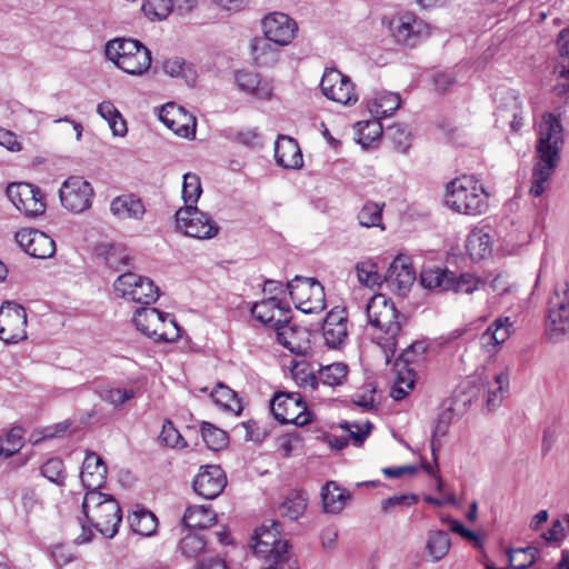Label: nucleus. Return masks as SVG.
Masks as SVG:
<instances>
[{"mask_svg": "<svg viewBox=\"0 0 569 569\" xmlns=\"http://www.w3.org/2000/svg\"><path fill=\"white\" fill-rule=\"evenodd\" d=\"M427 343L425 341H416L408 346L399 356L398 360L405 365L418 362L423 359L427 351Z\"/></svg>", "mask_w": 569, "mask_h": 569, "instance_id": "obj_62", "label": "nucleus"}, {"mask_svg": "<svg viewBox=\"0 0 569 569\" xmlns=\"http://www.w3.org/2000/svg\"><path fill=\"white\" fill-rule=\"evenodd\" d=\"M451 541L443 530H435L428 533L426 550L433 561L441 560L449 551Z\"/></svg>", "mask_w": 569, "mask_h": 569, "instance_id": "obj_42", "label": "nucleus"}, {"mask_svg": "<svg viewBox=\"0 0 569 569\" xmlns=\"http://www.w3.org/2000/svg\"><path fill=\"white\" fill-rule=\"evenodd\" d=\"M453 416H455L453 410L451 408H447V409H443L439 413V416L436 420V425H435V428L432 431V440H431V451H432L435 461H437L436 452L440 448V443L437 440V438H441L447 435L448 428L453 419Z\"/></svg>", "mask_w": 569, "mask_h": 569, "instance_id": "obj_49", "label": "nucleus"}, {"mask_svg": "<svg viewBox=\"0 0 569 569\" xmlns=\"http://www.w3.org/2000/svg\"><path fill=\"white\" fill-rule=\"evenodd\" d=\"M509 385V376L507 371H501L495 376V388H489L487 396L488 408L495 409L502 401V393Z\"/></svg>", "mask_w": 569, "mask_h": 569, "instance_id": "obj_57", "label": "nucleus"}, {"mask_svg": "<svg viewBox=\"0 0 569 569\" xmlns=\"http://www.w3.org/2000/svg\"><path fill=\"white\" fill-rule=\"evenodd\" d=\"M287 289L296 308L305 313H317L326 307L323 287L312 278L296 276Z\"/></svg>", "mask_w": 569, "mask_h": 569, "instance_id": "obj_9", "label": "nucleus"}, {"mask_svg": "<svg viewBox=\"0 0 569 569\" xmlns=\"http://www.w3.org/2000/svg\"><path fill=\"white\" fill-rule=\"evenodd\" d=\"M358 142L363 148H369L375 141L379 140L382 134V126L378 118L372 120L360 121L357 123Z\"/></svg>", "mask_w": 569, "mask_h": 569, "instance_id": "obj_45", "label": "nucleus"}, {"mask_svg": "<svg viewBox=\"0 0 569 569\" xmlns=\"http://www.w3.org/2000/svg\"><path fill=\"white\" fill-rule=\"evenodd\" d=\"M445 203L463 214H481L488 208V194L473 176H462L446 187Z\"/></svg>", "mask_w": 569, "mask_h": 569, "instance_id": "obj_3", "label": "nucleus"}, {"mask_svg": "<svg viewBox=\"0 0 569 569\" xmlns=\"http://www.w3.org/2000/svg\"><path fill=\"white\" fill-rule=\"evenodd\" d=\"M466 248L473 260H480L491 254L492 239L482 229H473L466 240Z\"/></svg>", "mask_w": 569, "mask_h": 569, "instance_id": "obj_36", "label": "nucleus"}, {"mask_svg": "<svg viewBox=\"0 0 569 569\" xmlns=\"http://www.w3.org/2000/svg\"><path fill=\"white\" fill-rule=\"evenodd\" d=\"M387 134L392 140L395 148L406 153L411 146V132L405 124H393L388 127Z\"/></svg>", "mask_w": 569, "mask_h": 569, "instance_id": "obj_55", "label": "nucleus"}, {"mask_svg": "<svg viewBox=\"0 0 569 569\" xmlns=\"http://www.w3.org/2000/svg\"><path fill=\"white\" fill-rule=\"evenodd\" d=\"M26 309L10 300L0 307V339L6 343H18L28 338Z\"/></svg>", "mask_w": 569, "mask_h": 569, "instance_id": "obj_14", "label": "nucleus"}, {"mask_svg": "<svg viewBox=\"0 0 569 569\" xmlns=\"http://www.w3.org/2000/svg\"><path fill=\"white\" fill-rule=\"evenodd\" d=\"M537 553L538 549L531 546L526 548L509 549V565L513 569H527L535 562Z\"/></svg>", "mask_w": 569, "mask_h": 569, "instance_id": "obj_51", "label": "nucleus"}, {"mask_svg": "<svg viewBox=\"0 0 569 569\" xmlns=\"http://www.w3.org/2000/svg\"><path fill=\"white\" fill-rule=\"evenodd\" d=\"M276 331L279 343L284 348L297 355L305 351V341L308 335L305 328L290 326L289 322H287L281 323Z\"/></svg>", "mask_w": 569, "mask_h": 569, "instance_id": "obj_32", "label": "nucleus"}, {"mask_svg": "<svg viewBox=\"0 0 569 569\" xmlns=\"http://www.w3.org/2000/svg\"><path fill=\"white\" fill-rule=\"evenodd\" d=\"M193 490L204 499L217 498L227 486V477L219 466L201 467L193 480Z\"/></svg>", "mask_w": 569, "mask_h": 569, "instance_id": "obj_21", "label": "nucleus"}, {"mask_svg": "<svg viewBox=\"0 0 569 569\" xmlns=\"http://www.w3.org/2000/svg\"><path fill=\"white\" fill-rule=\"evenodd\" d=\"M383 207L385 203L366 202L357 216L359 224L366 228L379 227L385 230V226L381 223Z\"/></svg>", "mask_w": 569, "mask_h": 569, "instance_id": "obj_44", "label": "nucleus"}, {"mask_svg": "<svg viewBox=\"0 0 569 569\" xmlns=\"http://www.w3.org/2000/svg\"><path fill=\"white\" fill-rule=\"evenodd\" d=\"M388 28L395 41L407 48L416 47L429 36V26L411 12L395 16Z\"/></svg>", "mask_w": 569, "mask_h": 569, "instance_id": "obj_12", "label": "nucleus"}, {"mask_svg": "<svg viewBox=\"0 0 569 569\" xmlns=\"http://www.w3.org/2000/svg\"><path fill=\"white\" fill-rule=\"evenodd\" d=\"M98 395L101 400L110 403L114 409H120L134 398L136 392L133 389L126 388H103L98 391Z\"/></svg>", "mask_w": 569, "mask_h": 569, "instance_id": "obj_50", "label": "nucleus"}, {"mask_svg": "<svg viewBox=\"0 0 569 569\" xmlns=\"http://www.w3.org/2000/svg\"><path fill=\"white\" fill-rule=\"evenodd\" d=\"M110 211L119 219L141 220L146 213V207L134 194H122L111 201Z\"/></svg>", "mask_w": 569, "mask_h": 569, "instance_id": "obj_28", "label": "nucleus"}, {"mask_svg": "<svg viewBox=\"0 0 569 569\" xmlns=\"http://www.w3.org/2000/svg\"><path fill=\"white\" fill-rule=\"evenodd\" d=\"M6 193L13 206L26 217L36 218L46 212L43 194L40 188L32 183H10Z\"/></svg>", "mask_w": 569, "mask_h": 569, "instance_id": "obj_13", "label": "nucleus"}, {"mask_svg": "<svg viewBox=\"0 0 569 569\" xmlns=\"http://www.w3.org/2000/svg\"><path fill=\"white\" fill-rule=\"evenodd\" d=\"M238 88L258 99L268 100L272 96L273 87L270 81L262 80L258 73L238 71L236 73Z\"/></svg>", "mask_w": 569, "mask_h": 569, "instance_id": "obj_27", "label": "nucleus"}, {"mask_svg": "<svg viewBox=\"0 0 569 569\" xmlns=\"http://www.w3.org/2000/svg\"><path fill=\"white\" fill-rule=\"evenodd\" d=\"M250 547L261 562L259 569H281L289 560L290 545L281 538V525L277 520H266L254 531Z\"/></svg>", "mask_w": 569, "mask_h": 569, "instance_id": "obj_2", "label": "nucleus"}, {"mask_svg": "<svg viewBox=\"0 0 569 569\" xmlns=\"http://www.w3.org/2000/svg\"><path fill=\"white\" fill-rule=\"evenodd\" d=\"M546 330L549 340L555 342L569 333V284L567 282L557 286L548 300Z\"/></svg>", "mask_w": 569, "mask_h": 569, "instance_id": "obj_7", "label": "nucleus"}, {"mask_svg": "<svg viewBox=\"0 0 569 569\" xmlns=\"http://www.w3.org/2000/svg\"><path fill=\"white\" fill-rule=\"evenodd\" d=\"M142 11L151 21H161L172 12L170 0H143Z\"/></svg>", "mask_w": 569, "mask_h": 569, "instance_id": "obj_52", "label": "nucleus"}, {"mask_svg": "<svg viewBox=\"0 0 569 569\" xmlns=\"http://www.w3.org/2000/svg\"><path fill=\"white\" fill-rule=\"evenodd\" d=\"M536 146V162L532 168L529 193L540 197L546 190V183L552 178L560 161L563 144V128L559 117L553 113L543 114L538 126Z\"/></svg>", "mask_w": 569, "mask_h": 569, "instance_id": "obj_1", "label": "nucleus"}, {"mask_svg": "<svg viewBox=\"0 0 569 569\" xmlns=\"http://www.w3.org/2000/svg\"><path fill=\"white\" fill-rule=\"evenodd\" d=\"M366 312L369 323L385 335L380 338L385 341V347L395 350L407 321L406 316L396 309L391 300L380 293L368 301Z\"/></svg>", "mask_w": 569, "mask_h": 569, "instance_id": "obj_4", "label": "nucleus"}, {"mask_svg": "<svg viewBox=\"0 0 569 569\" xmlns=\"http://www.w3.org/2000/svg\"><path fill=\"white\" fill-rule=\"evenodd\" d=\"M159 119L179 137L190 138L196 134L194 117L174 102L167 103L161 108Z\"/></svg>", "mask_w": 569, "mask_h": 569, "instance_id": "obj_20", "label": "nucleus"}, {"mask_svg": "<svg viewBox=\"0 0 569 569\" xmlns=\"http://www.w3.org/2000/svg\"><path fill=\"white\" fill-rule=\"evenodd\" d=\"M356 271L359 282L368 288H375L385 282V277L378 271V264L372 260L358 262L356 264Z\"/></svg>", "mask_w": 569, "mask_h": 569, "instance_id": "obj_43", "label": "nucleus"}, {"mask_svg": "<svg viewBox=\"0 0 569 569\" xmlns=\"http://www.w3.org/2000/svg\"><path fill=\"white\" fill-rule=\"evenodd\" d=\"M276 162L287 169H299L303 164L302 153L298 142L288 137L280 136L274 144Z\"/></svg>", "mask_w": 569, "mask_h": 569, "instance_id": "obj_26", "label": "nucleus"}, {"mask_svg": "<svg viewBox=\"0 0 569 569\" xmlns=\"http://www.w3.org/2000/svg\"><path fill=\"white\" fill-rule=\"evenodd\" d=\"M320 88L329 100L337 103L348 106L358 101L351 79L336 68H327L325 70Z\"/></svg>", "mask_w": 569, "mask_h": 569, "instance_id": "obj_16", "label": "nucleus"}, {"mask_svg": "<svg viewBox=\"0 0 569 569\" xmlns=\"http://www.w3.org/2000/svg\"><path fill=\"white\" fill-rule=\"evenodd\" d=\"M277 43L268 38H254L251 42L253 62L259 67H273L280 59L281 51Z\"/></svg>", "mask_w": 569, "mask_h": 569, "instance_id": "obj_31", "label": "nucleus"}, {"mask_svg": "<svg viewBox=\"0 0 569 569\" xmlns=\"http://www.w3.org/2000/svg\"><path fill=\"white\" fill-rule=\"evenodd\" d=\"M418 496L413 493L392 496L381 502V512L390 513L397 507H410L418 502Z\"/></svg>", "mask_w": 569, "mask_h": 569, "instance_id": "obj_61", "label": "nucleus"}, {"mask_svg": "<svg viewBox=\"0 0 569 569\" xmlns=\"http://www.w3.org/2000/svg\"><path fill=\"white\" fill-rule=\"evenodd\" d=\"M182 522L188 528L206 529L217 522V515L209 507L192 506L187 508Z\"/></svg>", "mask_w": 569, "mask_h": 569, "instance_id": "obj_37", "label": "nucleus"}, {"mask_svg": "<svg viewBox=\"0 0 569 569\" xmlns=\"http://www.w3.org/2000/svg\"><path fill=\"white\" fill-rule=\"evenodd\" d=\"M162 69L171 77L183 78L189 86H193L196 81V74L191 64H187L186 61L179 57L166 60L162 64Z\"/></svg>", "mask_w": 569, "mask_h": 569, "instance_id": "obj_47", "label": "nucleus"}, {"mask_svg": "<svg viewBox=\"0 0 569 569\" xmlns=\"http://www.w3.org/2000/svg\"><path fill=\"white\" fill-rule=\"evenodd\" d=\"M271 412L282 425L302 427L311 421V413L299 393H276L271 400Z\"/></svg>", "mask_w": 569, "mask_h": 569, "instance_id": "obj_11", "label": "nucleus"}, {"mask_svg": "<svg viewBox=\"0 0 569 569\" xmlns=\"http://www.w3.org/2000/svg\"><path fill=\"white\" fill-rule=\"evenodd\" d=\"M210 397L212 398L213 402L224 411L240 415L243 409L237 393L222 382L217 383V386L210 392Z\"/></svg>", "mask_w": 569, "mask_h": 569, "instance_id": "obj_38", "label": "nucleus"}, {"mask_svg": "<svg viewBox=\"0 0 569 569\" xmlns=\"http://www.w3.org/2000/svg\"><path fill=\"white\" fill-rule=\"evenodd\" d=\"M87 518L92 527L106 538H113L122 520L121 509L116 499H108L100 509L93 510Z\"/></svg>", "mask_w": 569, "mask_h": 569, "instance_id": "obj_19", "label": "nucleus"}, {"mask_svg": "<svg viewBox=\"0 0 569 569\" xmlns=\"http://www.w3.org/2000/svg\"><path fill=\"white\" fill-rule=\"evenodd\" d=\"M348 371V366L343 362L322 366L317 375H311V387L315 389L318 382L330 387L341 386L347 380Z\"/></svg>", "mask_w": 569, "mask_h": 569, "instance_id": "obj_33", "label": "nucleus"}, {"mask_svg": "<svg viewBox=\"0 0 569 569\" xmlns=\"http://www.w3.org/2000/svg\"><path fill=\"white\" fill-rule=\"evenodd\" d=\"M416 280V271L411 266V260L407 256L399 254L391 262L385 282L387 286L397 291L399 295H405Z\"/></svg>", "mask_w": 569, "mask_h": 569, "instance_id": "obj_22", "label": "nucleus"}, {"mask_svg": "<svg viewBox=\"0 0 569 569\" xmlns=\"http://www.w3.org/2000/svg\"><path fill=\"white\" fill-rule=\"evenodd\" d=\"M326 345L332 349L341 348L348 339V319L345 310H331L322 326Z\"/></svg>", "mask_w": 569, "mask_h": 569, "instance_id": "obj_24", "label": "nucleus"}, {"mask_svg": "<svg viewBox=\"0 0 569 569\" xmlns=\"http://www.w3.org/2000/svg\"><path fill=\"white\" fill-rule=\"evenodd\" d=\"M511 326L512 323L508 317L496 319L492 325L489 326L491 333H495V338H497L495 342H497L499 346L503 343L510 336Z\"/></svg>", "mask_w": 569, "mask_h": 569, "instance_id": "obj_63", "label": "nucleus"}, {"mask_svg": "<svg viewBox=\"0 0 569 569\" xmlns=\"http://www.w3.org/2000/svg\"><path fill=\"white\" fill-rule=\"evenodd\" d=\"M202 192L200 179L194 173L183 176L182 198L186 206H194Z\"/></svg>", "mask_w": 569, "mask_h": 569, "instance_id": "obj_56", "label": "nucleus"}, {"mask_svg": "<svg viewBox=\"0 0 569 569\" xmlns=\"http://www.w3.org/2000/svg\"><path fill=\"white\" fill-rule=\"evenodd\" d=\"M206 543L207 542L203 537L190 532L181 539L179 548L182 555L191 558L203 551Z\"/></svg>", "mask_w": 569, "mask_h": 569, "instance_id": "obj_59", "label": "nucleus"}, {"mask_svg": "<svg viewBox=\"0 0 569 569\" xmlns=\"http://www.w3.org/2000/svg\"><path fill=\"white\" fill-rule=\"evenodd\" d=\"M107 476V466L96 452H87L82 463L80 479L86 489H100Z\"/></svg>", "mask_w": 569, "mask_h": 569, "instance_id": "obj_25", "label": "nucleus"}, {"mask_svg": "<svg viewBox=\"0 0 569 569\" xmlns=\"http://www.w3.org/2000/svg\"><path fill=\"white\" fill-rule=\"evenodd\" d=\"M113 289L126 300L146 306L154 303L160 296L159 288L151 279L130 271L116 279Z\"/></svg>", "mask_w": 569, "mask_h": 569, "instance_id": "obj_8", "label": "nucleus"}, {"mask_svg": "<svg viewBox=\"0 0 569 569\" xmlns=\"http://www.w3.org/2000/svg\"><path fill=\"white\" fill-rule=\"evenodd\" d=\"M106 56L119 69L132 76H141L151 64V52L140 41L117 38L108 41Z\"/></svg>", "mask_w": 569, "mask_h": 569, "instance_id": "obj_5", "label": "nucleus"}, {"mask_svg": "<svg viewBox=\"0 0 569 569\" xmlns=\"http://www.w3.org/2000/svg\"><path fill=\"white\" fill-rule=\"evenodd\" d=\"M397 373L393 379L390 396L395 400H402L409 391L413 388L416 381V375L413 369L409 368L408 365L397 360L396 362Z\"/></svg>", "mask_w": 569, "mask_h": 569, "instance_id": "obj_35", "label": "nucleus"}, {"mask_svg": "<svg viewBox=\"0 0 569 569\" xmlns=\"http://www.w3.org/2000/svg\"><path fill=\"white\" fill-rule=\"evenodd\" d=\"M93 188L82 177H69L59 190L61 204L69 211L81 213L92 203Z\"/></svg>", "mask_w": 569, "mask_h": 569, "instance_id": "obj_15", "label": "nucleus"}, {"mask_svg": "<svg viewBox=\"0 0 569 569\" xmlns=\"http://www.w3.org/2000/svg\"><path fill=\"white\" fill-rule=\"evenodd\" d=\"M480 280L471 273H461L457 277L450 271L448 290L456 293H472L478 289Z\"/></svg>", "mask_w": 569, "mask_h": 569, "instance_id": "obj_53", "label": "nucleus"}, {"mask_svg": "<svg viewBox=\"0 0 569 569\" xmlns=\"http://www.w3.org/2000/svg\"><path fill=\"white\" fill-rule=\"evenodd\" d=\"M307 500V495L303 491L292 490L279 506V512L283 517L297 520L305 513Z\"/></svg>", "mask_w": 569, "mask_h": 569, "instance_id": "obj_40", "label": "nucleus"}, {"mask_svg": "<svg viewBox=\"0 0 569 569\" xmlns=\"http://www.w3.org/2000/svg\"><path fill=\"white\" fill-rule=\"evenodd\" d=\"M156 308H138L132 318L136 328L154 341H176L180 337V328L174 319Z\"/></svg>", "mask_w": 569, "mask_h": 569, "instance_id": "obj_6", "label": "nucleus"}, {"mask_svg": "<svg viewBox=\"0 0 569 569\" xmlns=\"http://www.w3.org/2000/svg\"><path fill=\"white\" fill-rule=\"evenodd\" d=\"M41 475L57 486H63L67 479L64 463L60 458H50L41 467Z\"/></svg>", "mask_w": 569, "mask_h": 569, "instance_id": "obj_54", "label": "nucleus"}, {"mask_svg": "<svg viewBox=\"0 0 569 569\" xmlns=\"http://www.w3.org/2000/svg\"><path fill=\"white\" fill-rule=\"evenodd\" d=\"M108 499L114 498L100 492L99 489H88L82 502V511L86 518L90 516L89 513H93V510L100 509V507L108 502Z\"/></svg>", "mask_w": 569, "mask_h": 569, "instance_id": "obj_60", "label": "nucleus"}, {"mask_svg": "<svg viewBox=\"0 0 569 569\" xmlns=\"http://www.w3.org/2000/svg\"><path fill=\"white\" fill-rule=\"evenodd\" d=\"M128 520L132 530L141 536H152L158 528L157 517L149 510L140 509L129 515Z\"/></svg>", "mask_w": 569, "mask_h": 569, "instance_id": "obj_41", "label": "nucleus"}, {"mask_svg": "<svg viewBox=\"0 0 569 569\" xmlns=\"http://www.w3.org/2000/svg\"><path fill=\"white\" fill-rule=\"evenodd\" d=\"M262 29L266 38L279 47H284L295 39L298 23L286 13L272 12L263 18Z\"/></svg>", "mask_w": 569, "mask_h": 569, "instance_id": "obj_17", "label": "nucleus"}, {"mask_svg": "<svg viewBox=\"0 0 569 569\" xmlns=\"http://www.w3.org/2000/svg\"><path fill=\"white\" fill-rule=\"evenodd\" d=\"M177 229L197 239H211L219 233V226L196 206H184L176 212Z\"/></svg>", "mask_w": 569, "mask_h": 569, "instance_id": "obj_10", "label": "nucleus"}, {"mask_svg": "<svg viewBox=\"0 0 569 569\" xmlns=\"http://www.w3.org/2000/svg\"><path fill=\"white\" fill-rule=\"evenodd\" d=\"M252 316L264 325H270L277 329L281 323L290 322L291 309L283 305L276 297H270L257 302L251 308Z\"/></svg>", "mask_w": 569, "mask_h": 569, "instance_id": "obj_23", "label": "nucleus"}, {"mask_svg": "<svg viewBox=\"0 0 569 569\" xmlns=\"http://www.w3.org/2000/svg\"><path fill=\"white\" fill-rule=\"evenodd\" d=\"M160 441L170 448H186L187 442L170 420H166L159 435Z\"/></svg>", "mask_w": 569, "mask_h": 569, "instance_id": "obj_58", "label": "nucleus"}, {"mask_svg": "<svg viewBox=\"0 0 569 569\" xmlns=\"http://www.w3.org/2000/svg\"><path fill=\"white\" fill-rule=\"evenodd\" d=\"M201 436L207 447L211 450H221L228 445L227 432L206 421L201 425Z\"/></svg>", "mask_w": 569, "mask_h": 569, "instance_id": "obj_46", "label": "nucleus"}, {"mask_svg": "<svg viewBox=\"0 0 569 569\" xmlns=\"http://www.w3.org/2000/svg\"><path fill=\"white\" fill-rule=\"evenodd\" d=\"M351 495L342 489L336 481H327L321 489L322 508L327 513H340Z\"/></svg>", "mask_w": 569, "mask_h": 569, "instance_id": "obj_29", "label": "nucleus"}, {"mask_svg": "<svg viewBox=\"0 0 569 569\" xmlns=\"http://www.w3.org/2000/svg\"><path fill=\"white\" fill-rule=\"evenodd\" d=\"M401 100L398 93L395 92H379L369 102V111L376 118H387L400 107Z\"/></svg>", "mask_w": 569, "mask_h": 569, "instance_id": "obj_39", "label": "nucleus"}, {"mask_svg": "<svg viewBox=\"0 0 569 569\" xmlns=\"http://www.w3.org/2000/svg\"><path fill=\"white\" fill-rule=\"evenodd\" d=\"M22 437H23V430L19 427L12 428L7 437L6 442L7 447H4L6 450V457H10L14 455L22 446Z\"/></svg>", "mask_w": 569, "mask_h": 569, "instance_id": "obj_64", "label": "nucleus"}, {"mask_svg": "<svg viewBox=\"0 0 569 569\" xmlns=\"http://www.w3.org/2000/svg\"><path fill=\"white\" fill-rule=\"evenodd\" d=\"M559 44V61L556 66V72L559 74V82L555 87L558 96H563L569 92V28L562 30L558 38Z\"/></svg>", "mask_w": 569, "mask_h": 569, "instance_id": "obj_30", "label": "nucleus"}, {"mask_svg": "<svg viewBox=\"0 0 569 569\" xmlns=\"http://www.w3.org/2000/svg\"><path fill=\"white\" fill-rule=\"evenodd\" d=\"M98 256L102 257L106 264L114 271L132 266L128 249L121 244H101L98 248Z\"/></svg>", "mask_w": 569, "mask_h": 569, "instance_id": "obj_34", "label": "nucleus"}, {"mask_svg": "<svg viewBox=\"0 0 569 569\" xmlns=\"http://www.w3.org/2000/svg\"><path fill=\"white\" fill-rule=\"evenodd\" d=\"M16 241L26 253L33 258L47 259L56 252L54 240L37 229H21L16 233Z\"/></svg>", "mask_w": 569, "mask_h": 569, "instance_id": "obj_18", "label": "nucleus"}, {"mask_svg": "<svg viewBox=\"0 0 569 569\" xmlns=\"http://www.w3.org/2000/svg\"><path fill=\"white\" fill-rule=\"evenodd\" d=\"M450 271L437 269L423 270L420 274V282L428 289H440L448 291Z\"/></svg>", "mask_w": 569, "mask_h": 569, "instance_id": "obj_48", "label": "nucleus"}]
</instances>
